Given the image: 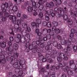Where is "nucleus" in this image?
I'll use <instances>...</instances> for the list:
<instances>
[{
  "label": "nucleus",
  "instance_id": "nucleus-6",
  "mask_svg": "<svg viewBox=\"0 0 77 77\" xmlns=\"http://www.w3.org/2000/svg\"><path fill=\"white\" fill-rule=\"evenodd\" d=\"M50 11H45L44 12L45 14L46 15H51L52 12H53V8H49Z\"/></svg>",
  "mask_w": 77,
  "mask_h": 77
},
{
  "label": "nucleus",
  "instance_id": "nucleus-56",
  "mask_svg": "<svg viewBox=\"0 0 77 77\" xmlns=\"http://www.w3.org/2000/svg\"><path fill=\"white\" fill-rule=\"evenodd\" d=\"M45 19L46 21H48L50 20V17L48 16L45 15Z\"/></svg>",
  "mask_w": 77,
  "mask_h": 77
},
{
  "label": "nucleus",
  "instance_id": "nucleus-39",
  "mask_svg": "<svg viewBox=\"0 0 77 77\" xmlns=\"http://www.w3.org/2000/svg\"><path fill=\"white\" fill-rule=\"evenodd\" d=\"M43 30L44 32H46V33H50V32H51V29H50L48 30H47V29H43Z\"/></svg>",
  "mask_w": 77,
  "mask_h": 77
},
{
  "label": "nucleus",
  "instance_id": "nucleus-9",
  "mask_svg": "<svg viewBox=\"0 0 77 77\" xmlns=\"http://www.w3.org/2000/svg\"><path fill=\"white\" fill-rule=\"evenodd\" d=\"M38 8L39 9L38 12H39L40 10L41 11V12L42 10H43V11H45V10L47 9L46 6H44L43 5H40Z\"/></svg>",
  "mask_w": 77,
  "mask_h": 77
},
{
  "label": "nucleus",
  "instance_id": "nucleus-64",
  "mask_svg": "<svg viewBox=\"0 0 77 77\" xmlns=\"http://www.w3.org/2000/svg\"><path fill=\"white\" fill-rule=\"evenodd\" d=\"M40 48H43L44 47H45V45L44 44V43H41L40 44Z\"/></svg>",
  "mask_w": 77,
  "mask_h": 77
},
{
  "label": "nucleus",
  "instance_id": "nucleus-2",
  "mask_svg": "<svg viewBox=\"0 0 77 77\" xmlns=\"http://www.w3.org/2000/svg\"><path fill=\"white\" fill-rule=\"evenodd\" d=\"M59 10L61 16L62 17H63V16L64 15V14H66L68 12L67 8H66V7H65L63 10L62 8H59Z\"/></svg>",
  "mask_w": 77,
  "mask_h": 77
},
{
  "label": "nucleus",
  "instance_id": "nucleus-52",
  "mask_svg": "<svg viewBox=\"0 0 77 77\" xmlns=\"http://www.w3.org/2000/svg\"><path fill=\"white\" fill-rule=\"evenodd\" d=\"M57 48L58 49H63V47L62 46V45L60 44H59L57 45Z\"/></svg>",
  "mask_w": 77,
  "mask_h": 77
},
{
  "label": "nucleus",
  "instance_id": "nucleus-8",
  "mask_svg": "<svg viewBox=\"0 0 77 77\" xmlns=\"http://www.w3.org/2000/svg\"><path fill=\"white\" fill-rule=\"evenodd\" d=\"M9 7V4L8 2H5V3H2V8H6L8 10V8Z\"/></svg>",
  "mask_w": 77,
  "mask_h": 77
},
{
  "label": "nucleus",
  "instance_id": "nucleus-41",
  "mask_svg": "<svg viewBox=\"0 0 77 77\" xmlns=\"http://www.w3.org/2000/svg\"><path fill=\"white\" fill-rule=\"evenodd\" d=\"M68 23L70 25H72V21L71 19H69L68 20Z\"/></svg>",
  "mask_w": 77,
  "mask_h": 77
},
{
  "label": "nucleus",
  "instance_id": "nucleus-22",
  "mask_svg": "<svg viewBox=\"0 0 77 77\" xmlns=\"http://www.w3.org/2000/svg\"><path fill=\"white\" fill-rule=\"evenodd\" d=\"M48 54H47L45 56L46 58V59H48V58H49V57H50V55L51 56V51H49L48 52Z\"/></svg>",
  "mask_w": 77,
  "mask_h": 77
},
{
  "label": "nucleus",
  "instance_id": "nucleus-31",
  "mask_svg": "<svg viewBox=\"0 0 77 77\" xmlns=\"http://www.w3.org/2000/svg\"><path fill=\"white\" fill-rule=\"evenodd\" d=\"M12 10L13 11V12H16L18 10V7L16 6H14L12 8Z\"/></svg>",
  "mask_w": 77,
  "mask_h": 77
},
{
  "label": "nucleus",
  "instance_id": "nucleus-57",
  "mask_svg": "<svg viewBox=\"0 0 77 77\" xmlns=\"http://www.w3.org/2000/svg\"><path fill=\"white\" fill-rule=\"evenodd\" d=\"M39 14L38 15L39 17L41 18L43 17V13L42 12H39Z\"/></svg>",
  "mask_w": 77,
  "mask_h": 77
},
{
  "label": "nucleus",
  "instance_id": "nucleus-45",
  "mask_svg": "<svg viewBox=\"0 0 77 77\" xmlns=\"http://www.w3.org/2000/svg\"><path fill=\"white\" fill-rule=\"evenodd\" d=\"M66 41L64 39H63L61 40V43L62 45H64L66 44Z\"/></svg>",
  "mask_w": 77,
  "mask_h": 77
},
{
  "label": "nucleus",
  "instance_id": "nucleus-21",
  "mask_svg": "<svg viewBox=\"0 0 77 77\" xmlns=\"http://www.w3.org/2000/svg\"><path fill=\"white\" fill-rule=\"evenodd\" d=\"M55 33H57V34H58L59 33H63V31L61 30H60L59 29H57L55 30Z\"/></svg>",
  "mask_w": 77,
  "mask_h": 77
},
{
  "label": "nucleus",
  "instance_id": "nucleus-28",
  "mask_svg": "<svg viewBox=\"0 0 77 77\" xmlns=\"http://www.w3.org/2000/svg\"><path fill=\"white\" fill-rule=\"evenodd\" d=\"M40 4H42L39 2V1H37V2H36V4L35 5V6L37 8H38L40 6Z\"/></svg>",
  "mask_w": 77,
  "mask_h": 77
},
{
  "label": "nucleus",
  "instance_id": "nucleus-38",
  "mask_svg": "<svg viewBox=\"0 0 77 77\" xmlns=\"http://www.w3.org/2000/svg\"><path fill=\"white\" fill-rule=\"evenodd\" d=\"M22 26L23 29H26L27 26V24L26 23H23L22 24Z\"/></svg>",
  "mask_w": 77,
  "mask_h": 77
},
{
  "label": "nucleus",
  "instance_id": "nucleus-30",
  "mask_svg": "<svg viewBox=\"0 0 77 77\" xmlns=\"http://www.w3.org/2000/svg\"><path fill=\"white\" fill-rule=\"evenodd\" d=\"M6 46V43L5 42H2L1 45V47L4 48Z\"/></svg>",
  "mask_w": 77,
  "mask_h": 77
},
{
  "label": "nucleus",
  "instance_id": "nucleus-1",
  "mask_svg": "<svg viewBox=\"0 0 77 77\" xmlns=\"http://www.w3.org/2000/svg\"><path fill=\"white\" fill-rule=\"evenodd\" d=\"M64 70L65 72H67V74L68 75V77H71L70 75H73V72L72 70H70V67L69 66H67L64 69Z\"/></svg>",
  "mask_w": 77,
  "mask_h": 77
},
{
  "label": "nucleus",
  "instance_id": "nucleus-5",
  "mask_svg": "<svg viewBox=\"0 0 77 77\" xmlns=\"http://www.w3.org/2000/svg\"><path fill=\"white\" fill-rule=\"evenodd\" d=\"M33 53H35L37 52V53H39L41 51L40 48L38 47V46L36 45L34 47V48L31 50Z\"/></svg>",
  "mask_w": 77,
  "mask_h": 77
},
{
  "label": "nucleus",
  "instance_id": "nucleus-55",
  "mask_svg": "<svg viewBox=\"0 0 77 77\" xmlns=\"http://www.w3.org/2000/svg\"><path fill=\"white\" fill-rule=\"evenodd\" d=\"M53 24L54 26H57L58 23L56 21H54L53 22Z\"/></svg>",
  "mask_w": 77,
  "mask_h": 77
},
{
  "label": "nucleus",
  "instance_id": "nucleus-62",
  "mask_svg": "<svg viewBox=\"0 0 77 77\" xmlns=\"http://www.w3.org/2000/svg\"><path fill=\"white\" fill-rule=\"evenodd\" d=\"M8 11V12L9 13V14H13V13L14 12V11H13V10H12V9H10L9 10H7Z\"/></svg>",
  "mask_w": 77,
  "mask_h": 77
},
{
  "label": "nucleus",
  "instance_id": "nucleus-17",
  "mask_svg": "<svg viewBox=\"0 0 77 77\" xmlns=\"http://www.w3.org/2000/svg\"><path fill=\"white\" fill-rule=\"evenodd\" d=\"M32 2V6L33 7H35L36 6V2H37V0H33L32 1H31Z\"/></svg>",
  "mask_w": 77,
  "mask_h": 77
},
{
  "label": "nucleus",
  "instance_id": "nucleus-53",
  "mask_svg": "<svg viewBox=\"0 0 77 77\" xmlns=\"http://www.w3.org/2000/svg\"><path fill=\"white\" fill-rule=\"evenodd\" d=\"M71 51H67L65 53V55L66 56H71Z\"/></svg>",
  "mask_w": 77,
  "mask_h": 77
},
{
  "label": "nucleus",
  "instance_id": "nucleus-48",
  "mask_svg": "<svg viewBox=\"0 0 77 77\" xmlns=\"http://www.w3.org/2000/svg\"><path fill=\"white\" fill-rule=\"evenodd\" d=\"M62 58L58 57L57 58V60L58 62H62Z\"/></svg>",
  "mask_w": 77,
  "mask_h": 77
},
{
  "label": "nucleus",
  "instance_id": "nucleus-43",
  "mask_svg": "<svg viewBox=\"0 0 77 77\" xmlns=\"http://www.w3.org/2000/svg\"><path fill=\"white\" fill-rule=\"evenodd\" d=\"M36 22L37 25H39V24H41V19H37L36 20Z\"/></svg>",
  "mask_w": 77,
  "mask_h": 77
},
{
  "label": "nucleus",
  "instance_id": "nucleus-12",
  "mask_svg": "<svg viewBox=\"0 0 77 77\" xmlns=\"http://www.w3.org/2000/svg\"><path fill=\"white\" fill-rule=\"evenodd\" d=\"M28 33L29 32L26 29L23 30L22 32V34L23 36H26Z\"/></svg>",
  "mask_w": 77,
  "mask_h": 77
},
{
  "label": "nucleus",
  "instance_id": "nucleus-47",
  "mask_svg": "<svg viewBox=\"0 0 77 77\" xmlns=\"http://www.w3.org/2000/svg\"><path fill=\"white\" fill-rule=\"evenodd\" d=\"M47 26L48 27L50 28V27H51V26H52V25H51V22H49L47 23Z\"/></svg>",
  "mask_w": 77,
  "mask_h": 77
},
{
  "label": "nucleus",
  "instance_id": "nucleus-51",
  "mask_svg": "<svg viewBox=\"0 0 77 77\" xmlns=\"http://www.w3.org/2000/svg\"><path fill=\"white\" fill-rule=\"evenodd\" d=\"M75 64H73L71 66V67H72V69H75L76 67V65H75Z\"/></svg>",
  "mask_w": 77,
  "mask_h": 77
},
{
  "label": "nucleus",
  "instance_id": "nucleus-25",
  "mask_svg": "<svg viewBox=\"0 0 77 77\" xmlns=\"http://www.w3.org/2000/svg\"><path fill=\"white\" fill-rule=\"evenodd\" d=\"M38 56H39V59L40 60H42L43 59V58H44V56L42 55L41 53H39L38 54Z\"/></svg>",
  "mask_w": 77,
  "mask_h": 77
},
{
  "label": "nucleus",
  "instance_id": "nucleus-46",
  "mask_svg": "<svg viewBox=\"0 0 77 77\" xmlns=\"http://www.w3.org/2000/svg\"><path fill=\"white\" fill-rule=\"evenodd\" d=\"M17 25H21V21L20 20L17 19Z\"/></svg>",
  "mask_w": 77,
  "mask_h": 77
},
{
  "label": "nucleus",
  "instance_id": "nucleus-26",
  "mask_svg": "<svg viewBox=\"0 0 77 77\" xmlns=\"http://www.w3.org/2000/svg\"><path fill=\"white\" fill-rule=\"evenodd\" d=\"M77 31V28L75 27V29H72L71 30V32L73 34H74Z\"/></svg>",
  "mask_w": 77,
  "mask_h": 77
},
{
  "label": "nucleus",
  "instance_id": "nucleus-34",
  "mask_svg": "<svg viewBox=\"0 0 77 77\" xmlns=\"http://www.w3.org/2000/svg\"><path fill=\"white\" fill-rule=\"evenodd\" d=\"M45 77H48L49 75V72L46 71L43 73Z\"/></svg>",
  "mask_w": 77,
  "mask_h": 77
},
{
  "label": "nucleus",
  "instance_id": "nucleus-50",
  "mask_svg": "<svg viewBox=\"0 0 77 77\" xmlns=\"http://www.w3.org/2000/svg\"><path fill=\"white\" fill-rule=\"evenodd\" d=\"M33 45L31 44H30L29 47L28 48V50H32L33 49Z\"/></svg>",
  "mask_w": 77,
  "mask_h": 77
},
{
  "label": "nucleus",
  "instance_id": "nucleus-24",
  "mask_svg": "<svg viewBox=\"0 0 77 77\" xmlns=\"http://www.w3.org/2000/svg\"><path fill=\"white\" fill-rule=\"evenodd\" d=\"M52 48V46H48L47 45L45 47V49L47 50H51V49Z\"/></svg>",
  "mask_w": 77,
  "mask_h": 77
},
{
  "label": "nucleus",
  "instance_id": "nucleus-63",
  "mask_svg": "<svg viewBox=\"0 0 77 77\" xmlns=\"http://www.w3.org/2000/svg\"><path fill=\"white\" fill-rule=\"evenodd\" d=\"M15 41H16L17 43H19V42H20V38H16L15 39Z\"/></svg>",
  "mask_w": 77,
  "mask_h": 77
},
{
  "label": "nucleus",
  "instance_id": "nucleus-29",
  "mask_svg": "<svg viewBox=\"0 0 77 77\" xmlns=\"http://www.w3.org/2000/svg\"><path fill=\"white\" fill-rule=\"evenodd\" d=\"M50 35H51V36H53V37H54V38L57 37V35L54 34V32L53 31H51L50 32Z\"/></svg>",
  "mask_w": 77,
  "mask_h": 77
},
{
  "label": "nucleus",
  "instance_id": "nucleus-27",
  "mask_svg": "<svg viewBox=\"0 0 77 77\" xmlns=\"http://www.w3.org/2000/svg\"><path fill=\"white\" fill-rule=\"evenodd\" d=\"M13 65V66L14 68H18V62H16Z\"/></svg>",
  "mask_w": 77,
  "mask_h": 77
},
{
  "label": "nucleus",
  "instance_id": "nucleus-35",
  "mask_svg": "<svg viewBox=\"0 0 77 77\" xmlns=\"http://www.w3.org/2000/svg\"><path fill=\"white\" fill-rule=\"evenodd\" d=\"M13 47L14 49L17 50L18 49V45L17 44H13Z\"/></svg>",
  "mask_w": 77,
  "mask_h": 77
},
{
  "label": "nucleus",
  "instance_id": "nucleus-11",
  "mask_svg": "<svg viewBox=\"0 0 77 77\" xmlns=\"http://www.w3.org/2000/svg\"><path fill=\"white\" fill-rule=\"evenodd\" d=\"M13 4L11 2H9L8 3V7L7 8V10H10V9H12V8L14 7Z\"/></svg>",
  "mask_w": 77,
  "mask_h": 77
},
{
  "label": "nucleus",
  "instance_id": "nucleus-13",
  "mask_svg": "<svg viewBox=\"0 0 77 77\" xmlns=\"http://www.w3.org/2000/svg\"><path fill=\"white\" fill-rule=\"evenodd\" d=\"M53 1L55 2L57 5H60L62 4L63 0H53Z\"/></svg>",
  "mask_w": 77,
  "mask_h": 77
},
{
  "label": "nucleus",
  "instance_id": "nucleus-42",
  "mask_svg": "<svg viewBox=\"0 0 77 77\" xmlns=\"http://www.w3.org/2000/svg\"><path fill=\"white\" fill-rule=\"evenodd\" d=\"M71 41L70 40H69V38H68V40L66 41V44L67 45H70L71 44Z\"/></svg>",
  "mask_w": 77,
  "mask_h": 77
},
{
  "label": "nucleus",
  "instance_id": "nucleus-15",
  "mask_svg": "<svg viewBox=\"0 0 77 77\" xmlns=\"http://www.w3.org/2000/svg\"><path fill=\"white\" fill-rule=\"evenodd\" d=\"M35 32L36 33H37L38 36H40L42 35V33L41 32H39V30L38 29H36Z\"/></svg>",
  "mask_w": 77,
  "mask_h": 77
},
{
  "label": "nucleus",
  "instance_id": "nucleus-61",
  "mask_svg": "<svg viewBox=\"0 0 77 77\" xmlns=\"http://www.w3.org/2000/svg\"><path fill=\"white\" fill-rule=\"evenodd\" d=\"M58 45V44L57 43V42H54L53 43V45L54 46V47H57Z\"/></svg>",
  "mask_w": 77,
  "mask_h": 77
},
{
  "label": "nucleus",
  "instance_id": "nucleus-18",
  "mask_svg": "<svg viewBox=\"0 0 77 77\" xmlns=\"http://www.w3.org/2000/svg\"><path fill=\"white\" fill-rule=\"evenodd\" d=\"M27 10H28V12H32L33 11V8L32 7L29 6L28 7Z\"/></svg>",
  "mask_w": 77,
  "mask_h": 77
},
{
  "label": "nucleus",
  "instance_id": "nucleus-58",
  "mask_svg": "<svg viewBox=\"0 0 77 77\" xmlns=\"http://www.w3.org/2000/svg\"><path fill=\"white\" fill-rule=\"evenodd\" d=\"M63 19L64 20H67L68 19V15L66 14L63 17Z\"/></svg>",
  "mask_w": 77,
  "mask_h": 77
},
{
  "label": "nucleus",
  "instance_id": "nucleus-7",
  "mask_svg": "<svg viewBox=\"0 0 77 77\" xmlns=\"http://www.w3.org/2000/svg\"><path fill=\"white\" fill-rule=\"evenodd\" d=\"M11 61H10V63L11 65H13L15 62H17V59L15 57H14V56H11Z\"/></svg>",
  "mask_w": 77,
  "mask_h": 77
},
{
  "label": "nucleus",
  "instance_id": "nucleus-23",
  "mask_svg": "<svg viewBox=\"0 0 77 77\" xmlns=\"http://www.w3.org/2000/svg\"><path fill=\"white\" fill-rule=\"evenodd\" d=\"M20 40L21 43H24L26 42V38L24 36L21 37Z\"/></svg>",
  "mask_w": 77,
  "mask_h": 77
},
{
  "label": "nucleus",
  "instance_id": "nucleus-4",
  "mask_svg": "<svg viewBox=\"0 0 77 77\" xmlns=\"http://www.w3.org/2000/svg\"><path fill=\"white\" fill-rule=\"evenodd\" d=\"M9 18L10 20H12V23L13 24H16L17 22V18L15 16H13L12 15H10L9 16Z\"/></svg>",
  "mask_w": 77,
  "mask_h": 77
},
{
  "label": "nucleus",
  "instance_id": "nucleus-20",
  "mask_svg": "<svg viewBox=\"0 0 77 77\" xmlns=\"http://www.w3.org/2000/svg\"><path fill=\"white\" fill-rule=\"evenodd\" d=\"M31 26L32 27H35V26L36 27H37V28L39 27V25H38V24L37 25V23L34 22H32L31 23Z\"/></svg>",
  "mask_w": 77,
  "mask_h": 77
},
{
  "label": "nucleus",
  "instance_id": "nucleus-36",
  "mask_svg": "<svg viewBox=\"0 0 77 77\" xmlns=\"http://www.w3.org/2000/svg\"><path fill=\"white\" fill-rule=\"evenodd\" d=\"M69 40L71 42H75L76 41L75 38H69Z\"/></svg>",
  "mask_w": 77,
  "mask_h": 77
},
{
  "label": "nucleus",
  "instance_id": "nucleus-37",
  "mask_svg": "<svg viewBox=\"0 0 77 77\" xmlns=\"http://www.w3.org/2000/svg\"><path fill=\"white\" fill-rule=\"evenodd\" d=\"M60 10H59V8L56 7L54 8V12L55 13H57V12H59Z\"/></svg>",
  "mask_w": 77,
  "mask_h": 77
},
{
  "label": "nucleus",
  "instance_id": "nucleus-49",
  "mask_svg": "<svg viewBox=\"0 0 77 77\" xmlns=\"http://www.w3.org/2000/svg\"><path fill=\"white\" fill-rule=\"evenodd\" d=\"M38 2H39L40 3L42 4H43L45 2H47V0H38Z\"/></svg>",
  "mask_w": 77,
  "mask_h": 77
},
{
  "label": "nucleus",
  "instance_id": "nucleus-14",
  "mask_svg": "<svg viewBox=\"0 0 77 77\" xmlns=\"http://www.w3.org/2000/svg\"><path fill=\"white\" fill-rule=\"evenodd\" d=\"M18 74H16V75H15V76H16V77H23L22 74H23V72L22 71H19Z\"/></svg>",
  "mask_w": 77,
  "mask_h": 77
},
{
  "label": "nucleus",
  "instance_id": "nucleus-33",
  "mask_svg": "<svg viewBox=\"0 0 77 77\" xmlns=\"http://www.w3.org/2000/svg\"><path fill=\"white\" fill-rule=\"evenodd\" d=\"M4 55H2V54H0V60H2L4 59H5V57L4 55H6L4 54V53H3Z\"/></svg>",
  "mask_w": 77,
  "mask_h": 77
},
{
  "label": "nucleus",
  "instance_id": "nucleus-59",
  "mask_svg": "<svg viewBox=\"0 0 77 77\" xmlns=\"http://www.w3.org/2000/svg\"><path fill=\"white\" fill-rule=\"evenodd\" d=\"M60 57L61 58H63V57H64L65 56V54L63 53H60L59 54Z\"/></svg>",
  "mask_w": 77,
  "mask_h": 77
},
{
  "label": "nucleus",
  "instance_id": "nucleus-44",
  "mask_svg": "<svg viewBox=\"0 0 77 77\" xmlns=\"http://www.w3.org/2000/svg\"><path fill=\"white\" fill-rule=\"evenodd\" d=\"M50 69L52 70V71H54L56 70V67L54 66H51Z\"/></svg>",
  "mask_w": 77,
  "mask_h": 77
},
{
  "label": "nucleus",
  "instance_id": "nucleus-10",
  "mask_svg": "<svg viewBox=\"0 0 77 77\" xmlns=\"http://www.w3.org/2000/svg\"><path fill=\"white\" fill-rule=\"evenodd\" d=\"M72 50V48L69 46H67L65 48V49H64V51L65 52V53L68 51H71Z\"/></svg>",
  "mask_w": 77,
  "mask_h": 77
},
{
  "label": "nucleus",
  "instance_id": "nucleus-16",
  "mask_svg": "<svg viewBox=\"0 0 77 77\" xmlns=\"http://www.w3.org/2000/svg\"><path fill=\"white\" fill-rule=\"evenodd\" d=\"M47 71L45 67H42L40 69V72L41 74H44V73Z\"/></svg>",
  "mask_w": 77,
  "mask_h": 77
},
{
  "label": "nucleus",
  "instance_id": "nucleus-19",
  "mask_svg": "<svg viewBox=\"0 0 77 77\" xmlns=\"http://www.w3.org/2000/svg\"><path fill=\"white\" fill-rule=\"evenodd\" d=\"M51 51V55L53 56H54V54L57 53V51L56 50H53L52 51L51 50L50 51Z\"/></svg>",
  "mask_w": 77,
  "mask_h": 77
},
{
  "label": "nucleus",
  "instance_id": "nucleus-60",
  "mask_svg": "<svg viewBox=\"0 0 77 77\" xmlns=\"http://www.w3.org/2000/svg\"><path fill=\"white\" fill-rule=\"evenodd\" d=\"M19 55V54H18L17 53H14V57H15L16 59H17V58H18V56Z\"/></svg>",
  "mask_w": 77,
  "mask_h": 77
},
{
  "label": "nucleus",
  "instance_id": "nucleus-40",
  "mask_svg": "<svg viewBox=\"0 0 77 77\" xmlns=\"http://www.w3.org/2000/svg\"><path fill=\"white\" fill-rule=\"evenodd\" d=\"M30 45V43L29 42H27L26 43H25L24 44V46H25V47H26V48H28V47H29V46Z\"/></svg>",
  "mask_w": 77,
  "mask_h": 77
},
{
  "label": "nucleus",
  "instance_id": "nucleus-54",
  "mask_svg": "<svg viewBox=\"0 0 77 77\" xmlns=\"http://www.w3.org/2000/svg\"><path fill=\"white\" fill-rule=\"evenodd\" d=\"M50 8H53V7L54 6V3L52 2H51L50 3Z\"/></svg>",
  "mask_w": 77,
  "mask_h": 77
},
{
  "label": "nucleus",
  "instance_id": "nucleus-32",
  "mask_svg": "<svg viewBox=\"0 0 77 77\" xmlns=\"http://www.w3.org/2000/svg\"><path fill=\"white\" fill-rule=\"evenodd\" d=\"M22 61L20 60L19 62V64H20V66H18L17 68H19V69H23V65L21 64V63H20Z\"/></svg>",
  "mask_w": 77,
  "mask_h": 77
},
{
  "label": "nucleus",
  "instance_id": "nucleus-3",
  "mask_svg": "<svg viewBox=\"0 0 77 77\" xmlns=\"http://www.w3.org/2000/svg\"><path fill=\"white\" fill-rule=\"evenodd\" d=\"M13 51V47L12 46H10V50L8 51H3V53L4 54L8 55V56H11L12 54V51Z\"/></svg>",
  "mask_w": 77,
  "mask_h": 77
}]
</instances>
